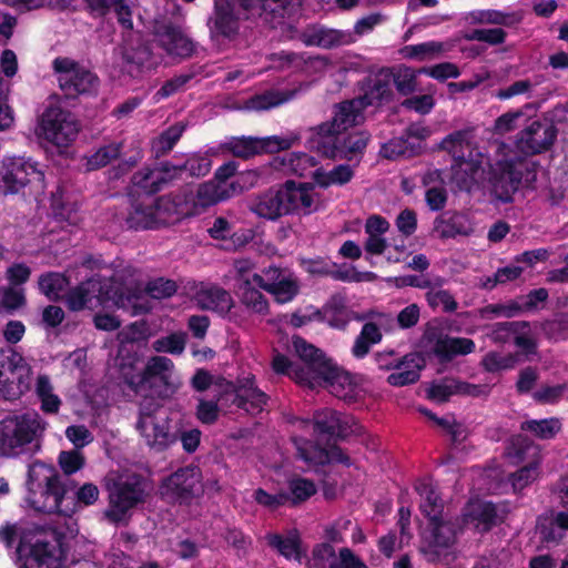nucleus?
Here are the masks:
<instances>
[{
	"instance_id": "1",
	"label": "nucleus",
	"mask_w": 568,
	"mask_h": 568,
	"mask_svg": "<svg viewBox=\"0 0 568 568\" xmlns=\"http://www.w3.org/2000/svg\"><path fill=\"white\" fill-rule=\"evenodd\" d=\"M293 348L303 366L292 364L284 355L274 356L272 365L276 373L286 374L310 388L326 387L336 397L354 402L361 389L352 376L327 359L314 345L301 337H293Z\"/></svg>"
},
{
	"instance_id": "2",
	"label": "nucleus",
	"mask_w": 568,
	"mask_h": 568,
	"mask_svg": "<svg viewBox=\"0 0 568 568\" xmlns=\"http://www.w3.org/2000/svg\"><path fill=\"white\" fill-rule=\"evenodd\" d=\"M524 169L528 170V164L516 156L504 154L491 165L485 154L470 150L469 156L454 161L452 181L458 189L469 191L473 185L487 179L496 197L507 202L518 189Z\"/></svg>"
},
{
	"instance_id": "3",
	"label": "nucleus",
	"mask_w": 568,
	"mask_h": 568,
	"mask_svg": "<svg viewBox=\"0 0 568 568\" xmlns=\"http://www.w3.org/2000/svg\"><path fill=\"white\" fill-rule=\"evenodd\" d=\"M123 283V270L116 272L111 280L100 275L92 276L67 294V305L75 312L84 308L94 310L100 306H115L130 312L132 316L148 313L150 305L144 294L140 291L124 294Z\"/></svg>"
},
{
	"instance_id": "4",
	"label": "nucleus",
	"mask_w": 568,
	"mask_h": 568,
	"mask_svg": "<svg viewBox=\"0 0 568 568\" xmlns=\"http://www.w3.org/2000/svg\"><path fill=\"white\" fill-rule=\"evenodd\" d=\"M28 505L37 511L72 516L77 505L72 497L64 495V488L54 469L42 463H34L28 471Z\"/></svg>"
},
{
	"instance_id": "5",
	"label": "nucleus",
	"mask_w": 568,
	"mask_h": 568,
	"mask_svg": "<svg viewBox=\"0 0 568 568\" xmlns=\"http://www.w3.org/2000/svg\"><path fill=\"white\" fill-rule=\"evenodd\" d=\"M108 507L103 517L111 524L126 525L133 511L143 505L149 496L148 481L131 471L116 473L106 478Z\"/></svg>"
},
{
	"instance_id": "6",
	"label": "nucleus",
	"mask_w": 568,
	"mask_h": 568,
	"mask_svg": "<svg viewBox=\"0 0 568 568\" xmlns=\"http://www.w3.org/2000/svg\"><path fill=\"white\" fill-rule=\"evenodd\" d=\"M47 426L48 423L37 412H28L3 418L0 422V445L2 450L11 454L38 440L44 434Z\"/></svg>"
},
{
	"instance_id": "7",
	"label": "nucleus",
	"mask_w": 568,
	"mask_h": 568,
	"mask_svg": "<svg viewBox=\"0 0 568 568\" xmlns=\"http://www.w3.org/2000/svg\"><path fill=\"white\" fill-rule=\"evenodd\" d=\"M430 529L425 532L420 546L422 552L428 561L449 564L455 558L457 536L463 530L459 518L450 519L447 516L429 521Z\"/></svg>"
},
{
	"instance_id": "8",
	"label": "nucleus",
	"mask_w": 568,
	"mask_h": 568,
	"mask_svg": "<svg viewBox=\"0 0 568 568\" xmlns=\"http://www.w3.org/2000/svg\"><path fill=\"white\" fill-rule=\"evenodd\" d=\"M136 429L145 445L155 452H163L178 439L172 432L168 410L150 402L141 404Z\"/></svg>"
},
{
	"instance_id": "9",
	"label": "nucleus",
	"mask_w": 568,
	"mask_h": 568,
	"mask_svg": "<svg viewBox=\"0 0 568 568\" xmlns=\"http://www.w3.org/2000/svg\"><path fill=\"white\" fill-rule=\"evenodd\" d=\"M31 365L13 349H0V397L14 399L31 389Z\"/></svg>"
},
{
	"instance_id": "10",
	"label": "nucleus",
	"mask_w": 568,
	"mask_h": 568,
	"mask_svg": "<svg viewBox=\"0 0 568 568\" xmlns=\"http://www.w3.org/2000/svg\"><path fill=\"white\" fill-rule=\"evenodd\" d=\"M52 68L59 88L67 98L90 94L98 88V78L89 69L70 58L54 59Z\"/></svg>"
},
{
	"instance_id": "11",
	"label": "nucleus",
	"mask_w": 568,
	"mask_h": 568,
	"mask_svg": "<svg viewBox=\"0 0 568 568\" xmlns=\"http://www.w3.org/2000/svg\"><path fill=\"white\" fill-rule=\"evenodd\" d=\"M301 134L296 131L265 138H234L225 148L237 158L247 159L260 153H275L298 144Z\"/></svg>"
},
{
	"instance_id": "12",
	"label": "nucleus",
	"mask_w": 568,
	"mask_h": 568,
	"mask_svg": "<svg viewBox=\"0 0 568 568\" xmlns=\"http://www.w3.org/2000/svg\"><path fill=\"white\" fill-rule=\"evenodd\" d=\"M253 281L278 304L292 302L301 290L298 277L292 271L273 265L263 268L260 275H254Z\"/></svg>"
},
{
	"instance_id": "13",
	"label": "nucleus",
	"mask_w": 568,
	"mask_h": 568,
	"mask_svg": "<svg viewBox=\"0 0 568 568\" xmlns=\"http://www.w3.org/2000/svg\"><path fill=\"white\" fill-rule=\"evenodd\" d=\"M160 493L172 503H189L203 493L202 474L197 467L187 466L166 477Z\"/></svg>"
},
{
	"instance_id": "14",
	"label": "nucleus",
	"mask_w": 568,
	"mask_h": 568,
	"mask_svg": "<svg viewBox=\"0 0 568 568\" xmlns=\"http://www.w3.org/2000/svg\"><path fill=\"white\" fill-rule=\"evenodd\" d=\"M40 135L57 146L69 145L79 132V124L73 115L61 108H48L40 121Z\"/></svg>"
},
{
	"instance_id": "15",
	"label": "nucleus",
	"mask_w": 568,
	"mask_h": 568,
	"mask_svg": "<svg viewBox=\"0 0 568 568\" xmlns=\"http://www.w3.org/2000/svg\"><path fill=\"white\" fill-rule=\"evenodd\" d=\"M325 136V140L321 139L317 142H308V148L325 158H341L348 161H352L364 153L369 139L368 134L363 131L349 134L342 133L334 138H331V135Z\"/></svg>"
},
{
	"instance_id": "16",
	"label": "nucleus",
	"mask_w": 568,
	"mask_h": 568,
	"mask_svg": "<svg viewBox=\"0 0 568 568\" xmlns=\"http://www.w3.org/2000/svg\"><path fill=\"white\" fill-rule=\"evenodd\" d=\"M365 103L363 99L344 101L336 106L333 120L325 122L312 129V136L308 142L325 140V135L331 138L345 133L349 128L361 124L364 121Z\"/></svg>"
},
{
	"instance_id": "17",
	"label": "nucleus",
	"mask_w": 568,
	"mask_h": 568,
	"mask_svg": "<svg viewBox=\"0 0 568 568\" xmlns=\"http://www.w3.org/2000/svg\"><path fill=\"white\" fill-rule=\"evenodd\" d=\"M43 178L36 162L22 158L6 159L0 166V191L17 193L28 183H41Z\"/></svg>"
},
{
	"instance_id": "18",
	"label": "nucleus",
	"mask_w": 568,
	"mask_h": 568,
	"mask_svg": "<svg viewBox=\"0 0 568 568\" xmlns=\"http://www.w3.org/2000/svg\"><path fill=\"white\" fill-rule=\"evenodd\" d=\"M172 212L170 199L146 196L132 205L126 223L135 230L153 229L166 223Z\"/></svg>"
},
{
	"instance_id": "19",
	"label": "nucleus",
	"mask_w": 568,
	"mask_h": 568,
	"mask_svg": "<svg viewBox=\"0 0 568 568\" xmlns=\"http://www.w3.org/2000/svg\"><path fill=\"white\" fill-rule=\"evenodd\" d=\"M509 457L514 463H526L525 466L510 476L515 490H521L537 479L539 475L538 466L541 460L540 448L537 445L525 439L518 440L511 446Z\"/></svg>"
},
{
	"instance_id": "20",
	"label": "nucleus",
	"mask_w": 568,
	"mask_h": 568,
	"mask_svg": "<svg viewBox=\"0 0 568 568\" xmlns=\"http://www.w3.org/2000/svg\"><path fill=\"white\" fill-rule=\"evenodd\" d=\"M297 429L306 430L310 427L318 434H328L337 437H346L357 433L359 427L354 417L342 415L332 409H322L314 415V423L306 419H296Z\"/></svg>"
},
{
	"instance_id": "21",
	"label": "nucleus",
	"mask_w": 568,
	"mask_h": 568,
	"mask_svg": "<svg viewBox=\"0 0 568 568\" xmlns=\"http://www.w3.org/2000/svg\"><path fill=\"white\" fill-rule=\"evenodd\" d=\"M156 383L164 387V395L174 393L182 384L173 362L168 357H151L139 379V384L150 387H153Z\"/></svg>"
},
{
	"instance_id": "22",
	"label": "nucleus",
	"mask_w": 568,
	"mask_h": 568,
	"mask_svg": "<svg viewBox=\"0 0 568 568\" xmlns=\"http://www.w3.org/2000/svg\"><path fill=\"white\" fill-rule=\"evenodd\" d=\"M221 397L234 395L233 404L250 414H257L263 410L267 402L265 393L254 385V377H247L235 387L230 382H221Z\"/></svg>"
},
{
	"instance_id": "23",
	"label": "nucleus",
	"mask_w": 568,
	"mask_h": 568,
	"mask_svg": "<svg viewBox=\"0 0 568 568\" xmlns=\"http://www.w3.org/2000/svg\"><path fill=\"white\" fill-rule=\"evenodd\" d=\"M557 130L551 123L532 122L517 135L516 146L526 154H536L547 150L555 141Z\"/></svg>"
},
{
	"instance_id": "24",
	"label": "nucleus",
	"mask_w": 568,
	"mask_h": 568,
	"mask_svg": "<svg viewBox=\"0 0 568 568\" xmlns=\"http://www.w3.org/2000/svg\"><path fill=\"white\" fill-rule=\"evenodd\" d=\"M298 457L310 466H321L333 462L348 464V457L335 445L320 446L302 436L293 437Z\"/></svg>"
},
{
	"instance_id": "25",
	"label": "nucleus",
	"mask_w": 568,
	"mask_h": 568,
	"mask_svg": "<svg viewBox=\"0 0 568 568\" xmlns=\"http://www.w3.org/2000/svg\"><path fill=\"white\" fill-rule=\"evenodd\" d=\"M124 274V283L123 290L124 294H132L133 292L140 291L146 297V301L152 308L151 298H166L172 296L176 292V284L171 280L156 278L151 281L145 287H143L135 278H134V270L130 266L123 268ZM149 310L148 312H150Z\"/></svg>"
},
{
	"instance_id": "26",
	"label": "nucleus",
	"mask_w": 568,
	"mask_h": 568,
	"mask_svg": "<svg viewBox=\"0 0 568 568\" xmlns=\"http://www.w3.org/2000/svg\"><path fill=\"white\" fill-rule=\"evenodd\" d=\"M286 214L292 212L311 213L317 206V196L312 186L286 182L282 186Z\"/></svg>"
},
{
	"instance_id": "27",
	"label": "nucleus",
	"mask_w": 568,
	"mask_h": 568,
	"mask_svg": "<svg viewBox=\"0 0 568 568\" xmlns=\"http://www.w3.org/2000/svg\"><path fill=\"white\" fill-rule=\"evenodd\" d=\"M496 508L491 503L483 500L470 501L459 519L463 527H470L477 532L488 531L496 524Z\"/></svg>"
},
{
	"instance_id": "28",
	"label": "nucleus",
	"mask_w": 568,
	"mask_h": 568,
	"mask_svg": "<svg viewBox=\"0 0 568 568\" xmlns=\"http://www.w3.org/2000/svg\"><path fill=\"white\" fill-rule=\"evenodd\" d=\"M195 302L202 310L212 311L220 315H226L234 306L231 294L215 285H205L195 293Z\"/></svg>"
},
{
	"instance_id": "29",
	"label": "nucleus",
	"mask_w": 568,
	"mask_h": 568,
	"mask_svg": "<svg viewBox=\"0 0 568 568\" xmlns=\"http://www.w3.org/2000/svg\"><path fill=\"white\" fill-rule=\"evenodd\" d=\"M27 562L30 568H62V549L57 541L38 540L32 545Z\"/></svg>"
},
{
	"instance_id": "30",
	"label": "nucleus",
	"mask_w": 568,
	"mask_h": 568,
	"mask_svg": "<svg viewBox=\"0 0 568 568\" xmlns=\"http://www.w3.org/2000/svg\"><path fill=\"white\" fill-rule=\"evenodd\" d=\"M242 178L230 184L207 182L199 186L195 205L206 207L243 191Z\"/></svg>"
},
{
	"instance_id": "31",
	"label": "nucleus",
	"mask_w": 568,
	"mask_h": 568,
	"mask_svg": "<svg viewBox=\"0 0 568 568\" xmlns=\"http://www.w3.org/2000/svg\"><path fill=\"white\" fill-rule=\"evenodd\" d=\"M170 174H172L170 163L155 169L144 168L132 176V183L144 193L151 194L160 191L165 183L174 179L170 178Z\"/></svg>"
},
{
	"instance_id": "32",
	"label": "nucleus",
	"mask_w": 568,
	"mask_h": 568,
	"mask_svg": "<svg viewBox=\"0 0 568 568\" xmlns=\"http://www.w3.org/2000/svg\"><path fill=\"white\" fill-rule=\"evenodd\" d=\"M251 210L261 217L276 220L285 215V205L282 187L271 189L258 195L251 205Z\"/></svg>"
},
{
	"instance_id": "33",
	"label": "nucleus",
	"mask_w": 568,
	"mask_h": 568,
	"mask_svg": "<svg viewBox=\"0 0 568 568\" xmlns=\"http://www.w3.org/2000/svg\"><path fill=\"white\" fill-rule=\"evenodd\" d=\"M434 353L445 359L455 356L467 355L475 351V343L466 337H450L448 335H438L433 344Z\"/></svg>"
},
{
	"instance_id": "34",
	"label": "nucleus",
	"mask_w": 568,
	"mask_h": 568,
	"mask_svg": "<svg viewBox=\"0 0 568 568\" xmlns=\"http://www.w3.org/2000/svg\"><path fill=\"white\" fill-rule=\"evenodd\" d=\"M159 42L171 55L186 58L194 51L193 42L181 30L173 27H165L159 33Z\"/></svg>"
},
{
	"instance_id": "35",
	"label": "nucleus",
	"mask_w": 568,
	"mask_h": 568,
	"mask_svg": "<svg viewBox=\"0 0 568 568\" xmlns=\"http://www.w3.org/2000/svg\"><path fill=\"white\" fill-rule=\"evenodd\" d=\"M393 73L387 70H381L369 81L367 90L359 99L364 100L365 108L367 105L378 104L388 101L392 97Z\"/></svg>"
},
{
	"instance_id": "36",
	"label": "nucleus",
	"mask_w": 568,
	"mask_h": 568,
	"mask_svg": "<svg viewBox=\"0 0 568 568\" xmlns=\"http://www.w3.org/2000/svg\"><path fill=\"white\" fill-rule=\"evenodd\" d=\"M416 490L422 497L420 510L428 518L429 521L445 517L444 503L437 494L432 481L423 479L417 481Z\"/></svg>"
},
{
	"instance_id": "37",
	"label": "nucleus",
	"mask_w": 568,
	"mask_h": 568,
	"mask_svg": "<svg viewBox=\"0 0 568 568\" xmlns=\"http://www.w3.org/2000/svg\"><path fill=\"white\" fill-rule=\"evenodd\" d=\"M444 277L434 276L426 290L425 298L430 308H442L445 313H453L458 308V303L450 292L444 288Z\"/></svg>"
},
{
	"instance_id": "38",
	"label": "nucleus",
	"mask_w": 568,
	"mask_h": 568,
	"mask_svg": "<svg viewBox=\"0 0 568 568\" xmlns=\"http://www.w3.org/2000/svg\"><path fill=\"white\" fill-rule=\"evenodd\" d=\"M34 394L40 402L43 413L55 415L62 405V399L55 393L53 383L49 375L39 374L34 382Z\"/></svg>"
},
{
	"instance_id": "39",
	"label": "nucleus",
	"mask_w": 568,
	"mask_h": 568,
	"mask_svg": "<svg viewBox=\"0 0 568 568\" xmlns=\"http://www.w3.org/2000/svg\"><path fill=\"white\" fill-rule=\"evenodd\" d=\"M256 283L239 284L237 292L240 302L247 310L248 313L265 316L270 311V303L263 293L257 290Z\"/></svg>"
},
{
	"instance_id": "40",
	"label": "nucleus",
	"mask_w": 568,
	"mask_h": 568,
	"mask_svg": "<svg viewBox=\"0 0 568 568\" xmlns=\"http://www.w3.org/2000/svg\"><path fill=\"white\" fill-rule=\"evenodd\" d=\"M346 36L333 29L322 27H312L306 29L302 36V41L308 47L332 48L346 42Z\"/></svg>"
},
{
	"instance_id": "41",
	"label": "nucleus",
	"mask_w": 568,
	"mask_h": 568,
	"mask_svg": "<svg viewBox=\"0 0 568 568\" xmlns=\"http://www.w3.org/2000/svg\"><path fill=\"white\" fill-rule=\"evenodd\" d=\"M474 132L473 130H460L447 135L440 142V149L448 152L454 161L470 155V150H476L473 146Z\"/></svg>"
},
{
	"instance_id": "42",
	"label": "nucleus",
	"mask_w": 568,
	"mask_h": 568,
	"mask_svg": "<svg viewBox=\"0 0 568 568\" xmlns=\"http://www.w3.org/2000/svg\"><path fill=\"white\" fill-rule=\"evenodd\" d=\"M90 9L97 14L113 11L119 23L125 29H132V10L125 0H87Z\"/></svg>"
},
{
	"instance_id": "43",
	"label": "nucleus",
	"mask_w": 568,
	"mask_h": 568,
	"mask_svg": "<svg viewBox=\"0 0 568 568\" xmlns=\"http://www.w3.org/2000/svg\"><path fill=\"white\" fill-rule=\"evenodd\" d=\"M124 70L133 78L141 77L145 71L151 70L156 62L153 61L148 47L141 45L124 53Z\"/></svg>"
},
{
	"instance_id": "44",
	"label": "nucleus",
	"mask_w": 568,
	"mask_h": 568,
	"mask_svg": "<svg viewBox=\"0 0 568 568\" xmlns=\"http://www.w3.org/2000/svg\"><path fill=\"white\" fill-rule=\"evenodd\" d=\"M276 164L285 172L300 176L314 173L316 170V161L313 156L304 152H293L284 155L282 159H275Z\"/></svg>"
},
{
	"instance_id": "45",
	"label": "nucleus",
	"mask_w": 568,
	"mask_h": 568,
	"mask_svg": "<svg viewBox=\"0 0 568 568\" xmlns=\"http://www.w3.org/2000/svg\"><path fill=\"white\" fill-rule=\"evenodd\" d=\"M354 176V168L351 164H339L329 171L316 169L313 179L322 187L329 185H343Z\"/></svg>"
},
{
	"instance_id": "46",
	"label": "nucleus",
	"mask_w": 568,
	"mask_h": 568,
	"mask_svg": "<svg viewBox=\"0 0 568 568\" xmlns=\"http://www.w3.org/2000/svg\"><path fill=\"white\" fill-rule=\"evenodd\" d=\"M393 372L387 381L393 386H404L415 383L419 378L420 365L414 356H406L405 359L394 365Z\"/></svg>"
},
{
	"instance_id": "47",
	"label": "nucleus",
	"mask_w": 568,
	"mask_h": 568,
	"mask_svg": "<svg viewBox=\"0 0 568 568\" xmlns=\"http://www.w3.org/2000/svg\"><path fill=\"white\" fill-rule=\"evenodd\" d=\"M540 536L546 541H557L568 529V511L558 513L555 517L540 518L537 526Z\"/></svg>"
},
{
	"instance_id": "48",
	"label": "nucleus",
	"mask_w": 568,
	"mask_h": 568,
	"mask_svg": "<svg viewBox=\"0 0 568 568\" xmlns=\"http://www.w3.org/2000/svg\"><path fill=\"white\" fill-rule=\"evenodd\" d=\"M68 285V278L63 274L57 272L42 274L38 280L40 292L50 301L60 300L67 291Z\"/></svg>"
},
{
	"instance_id": "49",
	"label": "nucleus",
	"mask_w": 568,
	"mask_h": 568,
	"mask_svg": "<svg viewBox=\"0 0 568 568\" xmlns=\"http://www.w3.org/2000/svg\"><path fill=\"white\" fill-rule=\"evenodd\" d=\"M184 130L185 125L183 123H175L154 139L152 142V149L156 156L164 155L171 151L182 136Z\"/></svg>"
},
{
	"instance_id": "50",
	"label": "nucleus",
	"mask_w": 568,
	"mask_h": 568,
	"mask_svg": "<svg viewBox=\"0 0 568 568\" xmlns=\"http://www.w3.org/2000/svg\"><path fill=\"white\" fill-rule=\"evenodd\" d=\"M287 504L296 505L305 501L316 493L315 484L306 478H292L287 484Z\"/></svg>"
},
{
	"instance_id": "51",
	"label": "nucleus",
	"mask_w": 568,
	"mask_h": 568,
	"mask_svg": "<svg viewBox=\"0 0 568 568\" xmlns=\"http://www.w3.org/2000/svg\"><path fill=\"white\" fill-rule=\"evenodd\" d=\"M521 428L532 433L540 439H550L559 433L561 423L560 419L556 417L540 420H527L521 425Z\"/></svg>"
},
{
	"instance_id": "52",
	"label": "nucleus",
	"mask_w": 568,
	"mask_h": 568,
	"mask_svg": "<svg viewBox=\"0 0 568 568\" xmlns=\"http://www.w3.org/2000/svg\"><path fill=\"white\" fill-rule=\"evenodd\" d=\"M172 174L170 178H178L183 171H189L191 175L203 176L209 173L211 169V161L206 155L194 154L190 156L181 165H172Z\"/></svg>"
},
{
	"instance_id": "53",
	"label": "nucleus",
	"mask_w": 568,
	"mask_h": 568,
	"mask_svg": "<svg viewBox=\"0 0 568 568\" xmlns=\"http://www.w3.org/2000/svg\"><path fill=\"white\" fill-rule=\"evenodd\" d=\"M436 231L440 237L449 239L457 235H469L471 227L466 223V219L462 215H454L448 220H442L436 225Z\"/></svg>"
},
{
	"instance_id": "54",
	"label": "nucleus",
	"mask_w": 568,
	"mask_h": 568,
	"mask_svg": "<svg viewBox=\"0 0 568 568\" xmlns=\"http://www.w3.org/2000/svg\"><path fill=\"white\" fill-rule=\"evenodd\" d=\"M268 544L276 548L284 557L301 560L300 540L296 535L283 538L280 535H271L267 537Z\"/></svg>"
},
{
	"instance_id": "55",
	"label": "nucleus",
	"mask_w": 568,
	"mask_h": 568,
	"mask_svg": "<svg viewBox=\"0 0 568 568\" xmlns=\"http://www.w3.org/2000/svg\"><path fill=\"white\" fill-rule=\"evenodd\" d=\"M185 344L186 334L183 332H176L154 341L152 348L158 353L180 355L184 352Z\"/></svg>"
},
{
	"instance_id": "56",
	"label": "nucleus",
	"mask_w": 568,
	"mask_h": 568,
	"mask_svg": "<svg viewBox=\"0 0 568 568\" xmlns=\"http://www.w3.org/2000/svg\"><path fill=\"white\" fill-rule=\"evenodd\" d=\"M118 336L122 344L142 343L146 342L152 336V332L145 321H139L123 328Z\"/></svg>"
},
{
	"instance_id": "57",
	"label": "nucleus",
	"mask_w": 568,
	"mask_h": 568,
	"mask_svg": "<svg viewBox=\"0 0 568 568\" xmlns=\"http://www.w3.org/2000/svg\"><path fill=\"white\" fill-rule=\"evenodd\" d=\"M288 99L290 95L285 94L284 92L270 91L252 98L247 102V109L256 111L267 110L286 102Z\"/></svg>"
},
{
	"instance_id": "58",
	"label": "nucleus",
	"mask_w": 568,
	"mask_h": 568,
	"mask_svg": "<svg viewBox=\"0 0 568 568\" xmlns=\"http://www.w3.org/2000/svg\"><path fill=\"white\" fill-rule=\"evenodd\" d=\"M516 364V356L513 354H500L497 352L487 353L483 359L481 365L487 372H499L513 368Z\"/></svg>"
},
{
	"instance_id": "59",
	"label": "nucleus",
	"mask_w": 568,
	"mask_h": 568,
	"mask_svg": "<svg viewBox=\"0 0 568 568\" xmlns=\"http://www.w3.org/2000/svg\"><path fill=\"white\" fill-rule=\"evenodd\" d=\"M270 60L272 62V67L280 70H298L302 69L303 65L306 63V59L304 55L290 51H281L277 53H273L270 57Z\"/></svg>"
},
{
	"instance_id": "60",
	"label": "nucleus",
	"mask_w": 568,
	"mask_h": 568,
	"mask_svg": "<svg viewBox=\"0 0 568 568\" xmlns=\"http://www.w3.org/2000/svg\"><path fill=\"white\" fill-rule=\"evenodd\" d=\"M523 116L524 112L520 110L506 112L495 120L491 132L497 135L513 132L519 126V121Z\"/></svg>"
},
{
	"instance_id": "61",
	"label": "nucleus",
	"mask_w": 568,
	"mask_h": 568,
	"mask_svg": "<svg viewBox=\"0 0 568 568\" xmlns=\"http://www.w3.org/2000/svg\"><path fill=\"white\" fill-rule=\"evenodd\" d=\"M59 465L64 474L72 475L83 467L84 456L79 449L61 452Z\"/></svg>"
},
{
	"instance_id": "62",
	"label": "nucleus",
	"mask_w": 568,
	"mask_h": 568,
	"mask_svg": "<svg viewBox=\"0 0 568 568\" xmlns=\"http://www.w3.org/2000/svg\"><path fill=\"white\" fill-rule=\"evenodd\" d=\"M393 84L404 95H407L416 90V73L409 68H400L393 74Z\"/></svg>"
},
{
	"instance_id": "63",
	"label": "nucleus",
	"mask_w": 568,
	"mask_h": 568,
	"mask_svg": "<svg viewBox=\"0 0 568 568\" xmlns=\"http://www.w3.org/2000/svg\"><path fill=\"white\" fill-rule=\"evenodd\" d=\"M120 153V148L116 144H109L101 149H99L94 154H92L88 160V165L90 169L95 170L101 166L109 164L113 159L118 158Z\"/></svg>"
},
{
	"instance_id": "64",
	"label": "nucleus",
	"mask_w": 568,
	"mask_h": 568,
	"mask_svg": "<svg viewBox=\"0 0 568 568\" xmlns=\"http://www.w3.org/2000/svg\"><path fill=\"white\" fill-rule=\"evenodd\" d=\"M329 568H368V567L349 548H342L338 551L337 559H334L329 564Z\"/></svg>"
}]
</instances>
